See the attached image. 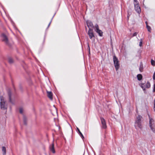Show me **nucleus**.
<instances>
[{
	"mask_svg": "<svg viewBox=\"0 0 155 155\" xmlns=\"http://www.w3.org/2000/svg\"><path fill=\"white\" fill-rule=\"evenodd\" d=\"M142 118V117L140 115H138L137 117L135 123V126L136 129H137L138 128L141 129L142 128L141 120Z\"/></svg>",
	"mask_w": 155,
	"mask_h": 155,
	"instance_id": "1",
	"label": "nucleus"
},
{
	"mask_svg": "<svg viewBox=\"0 0 155 155\" xmlns=\"http://www.w3.org/2000/svg\"><path fill=\"white\" fill-rule=\"evenodd\" d=\"M0 106L1 109L3 110H6L7 108V104L4 98L2 96L0 97Z\"/></svg>",
	"mask_w": 155,
	"mask_h": 155,
	"instance_id": "2",
	"label": "nucleus"
},
{
	"mask_svg": "<svg viewBox=\"0 0 155 155\" xmlns=\"http://www.w3.org/2000/svg\"><path fill=\"white\" fill-rule=\"evenodd\" d=\"M149 119V127L152 130L153 132L155 133V129L154 128V120L150 117V116L149 114H147Z\"/></svg>",
	"mask_w": 155,
	"mask_h": 155,
	"instance_id": "3",
	"label": "nucleus"
},
{
	"mask_svg": "<svg viewBox=\"0 0 155 155\" xmlns=\"http://www.w3.org/2000/svg\"><path fill=\"white\" fill-rule=\"evenodd\" d=\"M113 61L115 69L117 71L119 68L120 64L118 59L115 56H114L113 57Z\"/></svg>",
	"mask_w": 155,
	"mask_h": 155,
	"instance_id": "4",
	"label": "nucleus"
},
{
	"mask_svg": "<svg viewBox=\"0 0 155 155\" xmlns=\"http://www.w3.org/2000/svg\"><path fill=\"white\" fill-rule=\"evenodd\" d=\"M2 41L4 42L6 45L8 46H11L7 37L5 34H2Z\"/></svg>",
	"mask_w": 155,
	"mask_h": 155,
	"instance_id": "5",
	"label": "nucleus"
},
{
	"mask_svg": "<svg viewBox=\"0 0 155 155\" xmlns=\"http://www.w3.org/2000/svg\"><path fill=\"white\" fill-rule=\"evenodd\" d=\"M87 25L89 29H92L94 28V25L90 21L87 20L86 21Z\"/></svg>",
	"mask_w": 155,
	"mask_h": 155,
	"instance_id": "6",
	"label": "nucleus"
},
{
	"mask_svg": "<svg viewBox=\"0 0 155 155\" xmlns=\"http://www.w3.org/2000/svg\"><path fill=\"white\" fill-rule=\"evenodd\" d=\"M88 35H89L90 38L91 39H92L93 38H94V35L93 34V32L92 29H89V31H88Z\"/></svg>",
	"mask_w": 155,
	"mask_h": 155,
	"instance_id": "7",
	"label": "nucleus"
},
{
	"mask_svg": "<svg viewBox=\"0 0 155 155\" xmlns=\"http://www.w3.org/2000/svg\"><path fill=\"white\" fill-rule=\"evenodd\" d=\"M134 8L136 11L137 13H139L140 12V8L138 4H134Z\"/></svg>",
	"mask_w": 155,
	"mask_h": 155,
	"instance_id": "8",
	"label": "nucleus"
},
{
	"mask_svg": "<svg viewBox=\"0 0 155 155\" xmlns=\"http://www.w3.org/2000/svg\"><path fill=\"white\" fill-rule=\"evenodd\" d=\"M101 123L103 127L104 128H106L107 127V126H106V123L105 122V120H104V118H101Z\"/></svg>",
	"mask_w": 155,
	"mask_h": 155,
	"instance_id": "9",
	"label": "nucleus"
},
{
	"mask_svg": "<svg viewBox=\"0 0 155 155\" xmlns=\"http://www.w3.org/2000/svg\"><path fill=\"white\" fill-rule=\"evenodd\" d=\"M47 96L48 97H49L50 100H52L53 94L51 92L47 91Z\"/></svg>",
	"mask_w": 155,
	"mask_h": 155,
	"instance_id": "10",
	"label": "nucleus"
},
{
	"mask_svg": "<svg viewBox=\"0 0 155 155\" xmlns=\"http://www.w3.org/2000/svg\"><path fill=\"white\" fill-rule=\"evenodd\" d=\"M49 149L50 151L53 153H55V151L54 149V145L53 143L50 146Z\"/></svg>",
	"mask_w": 155,
	"mask_h": 155,
	"instance_id": "11",
	"label": "nucleus"
},
{
	"mask_svg": "<svg viewBox=\"0 0 155 155\" xmlns=\"http://www.w3.org/2000/svg\"><path fill=\"white\" fill-rule=\"evenodd\" d=\"M95 31L98 33L99 35L100 36H102L103 35V32L102 31L99 29L97 30H95Z\"/></svg>",
	"mask_w": 155,
	"mask_h": 155,
	"instance_id": "12",
	"label": "nucleus"
},
{
	"mask_svg": "<svg viewBox=\"0 0 155 155\" xmlns=\"http://www.w3.org/2000/svg\"><path fill=\"white\" fill-rule=\"evenodd\" d=\"M2 150L3 152V155H5L6 153V149L5 147H2Z\"/></svg>",
	"mask_w": 155,
	"mask_h": 155,
	"instance_id": "13",
	"label": "nucleus"
},
{
	"mask_svg": "<svg viewBox=\"0 0 155 155\" xmlns=\"http://www.w3.org/2000/svg\"><path fill=\"white\" fill-rule=\"evenodd\" d=\"M8 94L9 97V101H10V102H12L11 99V92L10 90H9L8 91Z\"/></svg>",
	"mask_w": 155,
	"mask_h": 155,
	"instance_id": "14",
	"label": "nucleus"
},
{
	"mask_svg": "<svg viewBox=\"0 0 155 155\" xmlns=\"http://www.w3.org/2000/svg\"><path fill=\"white\" fill-rule=\"evenodd\" d=\"M137 79L139 81L141 80L142 78V76L141 74H138L137 76Z\"/></svg>",
	"mask_w": 155,
	"mask_h": 155,
	"instance_id": "15",
	"label": "nucleus"
},
{
	"mask_svg": "<svg viewBox=\"0 0 155 155\" xmlns=\"http://www.w3.org/2000/svg\"><path fill=\"white\" fill-rule=\"evenodd\" d=\"M143 70V66L142 64H141L140 65L139 68V70L140 72H142Z\"/></svg>",
	"mask_w": 155,
	"mask_h": 155,
	"instance_id": "16",
	"label": "nucleus"
},
{
	"mask_svg": "<svg viewBox=\"0 0 155 155\" xmlns=\"http://www.w3.org/2000/svg\"><path fill=\"white\" fill-rule=\"evenodd\" d=\"M77 129L79 134H80V136H81V137H82V139H83L84 138V136H83L82 134V133L81 132V131H80L79 129L78 128H77Z\"/></svg>",
	"mask_w": 155,
	"mask_h": 155,
	"instance_id": "17",
	"label": "nucleus"
},
{
	"mask_svg": "<svg viewBox=\"0 0 155 155\" xmlns=\"http://www.w3.org/2000/svg\"><path fill=\"white\" fill-rule=\"evenodd\" d=\"M23 122L24 124L26 125L27 124V118L24 116L23 117Z\"/></svg>",
	"mask_w": 155,
	"mask_h": 155,
	"instance_id": "18",
	"label": "nucleus"
},
{
	"mask_svg": "<svg viewBox=\"0 0 155 155\" xmlns=\"http://www.w3.org/2000/svg\"><path fill=\"white\" fill-rule=\"evenodd\" d=\"M146 26H147V29L148 31L150 32V30H151L150 27L147 25V21L146 22Z\"/></svg>",
	"mask_w": 155,
	"mask_h": 155,
	"instance_id": "19",
	"label": "nucleus"
},
{
	"mask_svg": "<svg viewBox=\"0 0 155 155\" xmlns=\"http://www.w3.org/2000/svg\"><path fill=\"white\" fill-rule=\"evenodd\" d=\"M150 84L148 82H147V83L146 84V87L147 88H148L150 87Z\"/></svg>",
	"mask_w": 155,
	"mask_h": 155,
	"instance_id": "20",
	"label": "nucleus"
},
{
	"mask_svg": "<svg viewBox=\"0 0 155 155\" xmlns=\"http://www.w3.org/2000/svg\"><path fill=\"white\" fill-rule=\"evenodd\" d=\"M20 113L22 114L23 112V110L22 108H20L19 109Z\"/></svg>",
	"mask_w": 155,
	"mask_h": 155,
	"instance_id": "21",
	"label": "nucleus"
},
{
	"mask_svg": "<svg viewBox=\"0 0 155 155\" xmlns=\"http://www.w3.org/2000/svg\"><path fill=\"white\" fill-rule=\"evenodd\" d=\"M8 61L11 64L13 63V61L12 59L9 58L8 60Z\"/></svg>",
	"mask_w": 155,
	"mask_h": 155,
	"instance_id": "22",
	"label": "nucleus"
},
{
	"mask_svg": "<svg viewBox=\"0 0 155 155\" xmlns=\"http://www.w3.org/2000/svg\"><path fill=\"white\" fill-rule=\"evenodd\" d=\"M151 64L152 65L154 66L155 65V61L153 60H151Z\"/></svg>",
	"mask_w": 155,
	"mask_h": 155,
	"instance_id": "23",
	"label": "nucleus"
},
{
	"mask_svg": "<svg viewBox=\"0 0 155 155\" xmlns=\"http://www.w3.org/2000/svg\"><path fill=\"white\" fill-rule=\"evenodd\" d=\"M95 30H98V29H99L98 26V25L97 24H96V25H95Z\"/></svg>",
	"mask_w": 155,
	"mask_h": 155,
	"instance_id": "24",
	"label": "nucleus"
},
{
	"mask_svg": "<svg viewBox=\"0 0 155 155\" xmlns=\"http://www.w3.org/2000/svg\"><path fill=\"white\" fill-rule=\"evenodd\" d=\"M142 40L141 39L140 40V43H139V46L140 47H141L142 46Z\"/></svg>",
	"mask_w": 155,
	"mask_h": 155,
	"instance_id": "25",
	"label": "nucleus"
},
{
	"mask_svg": "<svg viewBox=\"0 0 155 155\" xmlns=\"http://www.w3.org/2000/svg\"><path fill=\"white\" fill-rule=\"evenodd\" d=\"M153 79L155 80V71L154 72L153 75Z\"/></svg>",
	"mask_w": 155,
	"mask_h": 155,
	"instance_id": "26",
	"label": "nucleus"
},
{
	"mask_svg": "<svg viewBox=\"0 0 155 155\" xmlns=\"http://www.w3.org/2000/svg\"><path fill=\"white\" fill-rule=\"evenodd\" d=\"M153 92H155V83L153 85Z\"/></svg>",
	"mask_w": 155,
	"mask_h": 155,
	"instance_id": "27",
	"label": "nucleus"
},
{
	"mask_svg": "<svg viewBox=\"0 0 155 155\" xmlns=\"http://www.w3.org/2000/svg\"><path fill=\"white\" fill-rule=\"evenodd\" d=\"M137 32H135L133 34V36L134 37V36H136L137 35Z\"/></svg>",
	"mask_w": 155,
	"mask_h": 155,
	"instance_id": "28",
	"label": "nucleus"
},
{
	"mask_svg": "<svg viewBox=\"0 0 155 155\" xmlns=\"http://www.w3.org/2000/svg\"><path fill=\"white\" fill-rule=\"evenodd\" d=\"M51 21L49 23V25H48V26H49L50 25V23H51Z\"/></svg>",
	"mask_w": 155,
	"mask_h": 155,
	"instance_id": "29",
	"label": "nucleus"
}]
</instances>
